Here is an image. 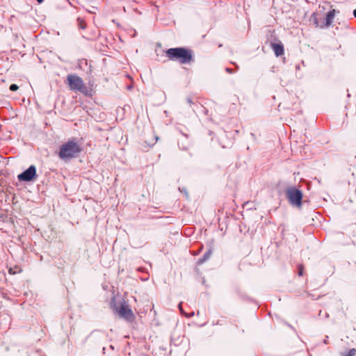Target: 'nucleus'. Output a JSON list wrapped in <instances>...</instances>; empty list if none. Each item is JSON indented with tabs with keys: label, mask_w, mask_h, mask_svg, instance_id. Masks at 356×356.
<instances>
[{
	"label": "nucleus",
	"mask_w": 356,
	"mask_h": 356,
	"mask_svg": "<svg viewBox=\"0 0 356 356\" xmlns=\"http://www.w3.org/2000/svg\"><path fill=\"white\" fill-rule=\"evenodd\" d=\"M80 151L81 149L77 143L71 141L62 145L59 155L62 159H67L74 157Z\"/></svg>",
	"instance_id": "obj_2"
},
{
	"label": "nucleus",
	"mask_w": 356,
	"mask_h": 356,
	"mask_svg": "<svg viewBox=\"0 0 356 356\" xmlns=\"http://www.w3.org/2000/svg\"><path fill=\"white\" fill-rule=\"evenodd\" d=\"M167 56L174 60H179L182 63H186L191 60L190 51L184 48H171L166 51Z\"/></svg>",
	"instance_id": "obj_1"
},
{
	"label": "nucleus",
	"mask_w": 356,
	"mask_h": 356,
	"mask_svg": "<svg viewBox=\"0 0 356 356\" xmlns=\"http://www.w3.org/2000/svg\"><path fill=\"white\" fill-rule=\"evenodd\" d=\"M67 80L71 90L81 91L83 88V81L79 76L76 75H69Z\"/></svg>",
	"instance_id": "obj_4"
},
{
	"label": "nucleus",
	"mask_w": 356,
	"mask_h": 356,
	"mask_svg": "<svg viewBox=\"0 0 356 356\" xmlns=\"http://www.w3.org/2000/svg\"><path fill=\"white\" fill-rule=\"evenodd\" d=\"M19 88L18 86L16 85V84H12L10 86V90H12V91H16Z\"/></svg>",
	"instance_id": "obj_9"
},
{
	"label": "nucleus",
	"mask_w": 356,
	"mask_h": 356,
	"mask_svg": "<svg viewBox=\"0 0 356 356\" xmlns=\"http://www.w3.org/2000/svg\"><path fill=\"white\" fill-rule=\"evenodd\" d=\"M353 14H354L355 17H356V9L354 10Z\"/></svg>",
	"instance_id": "obj_11"
},
{
	"label": "nucleus",
	"mask_w": 356,
	"mask_h": 356,
	"mask_svg": "<svg viewBox=\"0 0 356 356\" xmlns=\"http://www.w3.org/2000/svg\"><path fill=\"white\" fill-rule=\"evenodd\" d=\"M118 312H119L120 316L123 318H129L131 317V316H132L131 310L125 304H122L121 305L120 309L119 310Z\"/></svg>",
	"instance_id": "obj_6"
},
{
	"label": "nucleus",
	"mask_w": 356,
	"mask_h": 356,
	"mask_svg": "<svg viewBox=\"0 0 356 356\" xmlns=\"http://www.w3.org/2000/svg\"><path fill=\"white\" fill-rule=\"evenodd\" d=\"M36 175V168L34 165H31L26 170L18 175L17 177L19 181H30Z\"/></svg>",
	"instance_id": "obj_5"
},
{
	"label": "nucleus",
	"mask_w": 356,
	"mask_h": 356,
	"mask_svg": "<svg viewBox=\"0 0 356 356\" xmlns=\"http://www.w3.org/2000/svg\"><path fill=\"white\" fill-rule=\"evenodd\" d=\"M334 10L330 11L327 13L326 17L327 24H330L331 23L332 19L334 18Z\"/></svg>",
	"instance_id": "obj_8"
},
{
	"label": "nucleus",
	"mask_w": 356,
	"mask_h": 356,
	"mask_svg": "<svg viewBox=\"0 0 356 356\" xmlns=\"http://www.w3.org/2000/svg\"><path fill=\"white\" fill-rule=\"evenodd\" d=\"M38 3H42L43 1V0H37Z\"/></svg>",
	"instance_id": "obj_12"
},
{
	"label": "nucleus",
	"mask_w": 356,
	"mask_h": 356,
	"mask_svg": "<svg viewBox=\"0 0 356 356\" xmlns=\"http://www.w3.org/2000/svg\"><path fill=\"white\" fill-rule=\"evenodd\" d=\"M355 353V349H352V350H350V353L347 356H354Z\"/></svg>",
	"instance_id": "obj_10"
},
{
	"label": "nucleus",
	"mask_w": 356,
	"mask_h": 356,
	"mask_svg": "<svg viewBox=\"0 0 356 356\" xmlns=\"http://www.w3.org/2000/svg\"><path fill=\"white\" fill-rule=\"evenodd\" d=\"M274 52L277 56H281L284 53V48L282 45L275 44L273 45Z\"/></svg>",
	"instance_id": "obj_7"
},
{
	"label": "nucleus",
	"mask_w": 356,
	"mask_h": 356,
	"mask_svg": "<svg viewBox=\"0 0 356 356\" xmlns=\"http://www.w3.org/2000/svg\"><path fill=\"white\" fill-rule=\"evenodd\" d=\"M287 195L292 205L298 207L301 206L302 195L300 191L294 188H289L287 191Z\"/></svg>",
	"instance_id": "obj_3"
}]
</instances>
